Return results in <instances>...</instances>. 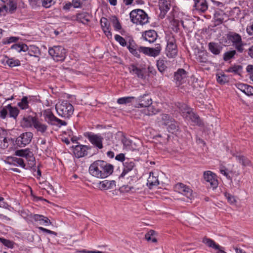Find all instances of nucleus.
Masks as SVG:
<instances>
[{"label":"nucleus","instance_id":"obj_1","mask_svg":"<svg viewBox=\"0 0 253 253\" xmlns=\"http://www.w3.org/2000/svg\"><path fill=\"white\" fill-rule=\"evenodd\" d=\"M113 165L102 160H97L92 163L89 168V173L99 178H104L113 172Z\"/></svg>","mask_w":253,"mask_h":253},{"label":"nucleus","instance_id":"obj_2","mask_svg":"<svg viewBox=\"0 0 253 253\" xmlns=\"http://www.w3.org/2000/svg\"><path fill=\"white\" fill-rule=\"evenodd\" d=\"M55 109L58 115L64 118H69L74 111L73 106L67 100L58 102Z\"/></svg>","mask_w":253,"mask_h":253},{"label":"nucleus","instance_id":"obj_3","mask_svg":"<svg viewBox=\"0 0 253 253\" xmlns=\"http://www.w3.org/2000/svg\"><path fill=\"white\" fill-rule=\"evenodd\" d=\"M179 109L182 116L187 120L191 121L195 125H200L201 121L199 116L196 115L187 105L184 103H178Z\"/></svg>","mask_w":253,"mask_h":253},{"label":"nucleus","instance_id":"obj_4","mask_svg":"<svg viewBox=\"0 0 253 253\" xmlns=\"http://www.w3.org/2000/svg\"><path fill=\"white\" fill-rule=\"evenodd\" d=\"M129 15L132 22L137 25H143L149 22L148 15L142 9L133 10L130 12Z\"/></svg>","mask_w":253,"mask_h":253},{"label":"nucleus","instance_id":"obj_5","mask_svg":"<svg viewBox=\"0 0 253 253\" xmlns=\"http://www.w3.org/2000/svg\"><path fill=\"white\" fill-rule=\"evenodd\" d=\"M177 48L175 43V40L173 37H169L167 41L166 48V54L169 58H174L177 54Z\"/></svg>","mask_w":253,"mask_h":253},{"label":"nucleus","instance_id":"obj_6","mask_svg":"<svg viewBox=\"0 0 253 253\" xmlns=\"http://www.w3.org/2000/svg\"><path fill=\"white\" fill-rule=\"evenodd\" d=\"M228 38L238 52H243L244 49L243 47L244 43L243 42L241 36L239 34L236 33H231L228 35Z\"/></svg>","mask_w":253,"mask_h":253},{"label":"nucleus","instance_id":"obj_7","mask_svg":"<svg viewBox=\"0 0 253 253\" xmlns=\"http://www.w3.org/2000/svg\"><path fill=\"white\" fill-rule=\"evenodd\" d=\"M49 54L57 61H63L65 57V49L61 46H54L49 48Z\"/></svg>","mask_w":253,"mask_h":253},{"label":"nucleus","instance_id":"obj_8","mask_svg":"<svg viewBox=\"0 0 253 253\" xmlns=\"http://www.w3.org/2000/svg\"><path fill=\"white\" fill-rule=\"evenodd\" d=\"M84 136L88 139L89 141L98 149H101L103 148L102 142L103 138L100 135L87 132Z\"/></svg>","mask_w":253,"mask_h":253},{"label":"nucleus","instance_id":"obj_9","mask_svg":"<svg viewBox=\"0 0 253 253\" xmlns=\"http://www.w3.org/2000/svg\"><path fill=\"white\" fill-rule=\"evenodd\" d=\"M33 137V134L30 131L22 133L16 140V144L21 147L29 144Z\"/></svg>","mask_w":253,"mask_h":253},{"label":"nucleus","instance_id":"obj_10","mask_svg":"<svg viewBox=\"0 0 253 253\" xmlns=\"http://www.w3.org/2000/svg\"><path fill=\"white\" fill-rule=\"evenodd\" d=\"M139 50L145 55L155 57L160 54L162 47L160 44H157L154 48L143 46V47H140Z\"/></svg>","mask_w":253,"mask_h":253},{"label":"nucleus","instance_id":"obj_11","mask_svg":"<svg viewBox=\"0 0 253 253\" xmlns=\"http://www.w3.org/2000/svg\"><path fill=\"white\" fill-rule=\"evenodd\" d=\"M73 148V153L75 157L80 158L87 155V151L90 149V147L84 145H77Z\"/></svg>","mask_w":253,"mask_h":253},{"label":"nucleus","instance_id":"obj_12","mask_svg":"<svg viewBox=\"0 0 253 253\" xmlns=\"http://www.w3.org/2000/svg\"><path fill=\"white\" fill-rule=\"evenodd\" d=\"M175 189L179 193L185 195L187 198L191 199L192 190L189 187L182 183H178L175 185Z\"/></svg>","mask_w":253,"mask_h":253},{"label":"nucleus","instance_id":"obj_13","mask_svg":"<svg viewBox=\"0 0 253 253\" xmlns=\"http://www.w3.org/2000/svg\"><path fill=\"white\" fill-rule=\"evenodd\" d=\"M205 180L209 182L211 187L214 189L218 185V181L216 179L215 174L211 171H205L204 173Z\"/></svg>","mask_w":253,"mask_h":253},{"label":"nucleus","instance_id":"obj_14","mask_svg":"<svg viewBox=\"0 0 253 253\" xmlns=\"http://www.w3.org/2000/svg\"><path fill=\"white\" fill-rule=\"evenodd\" d=\"M135 101L138 103V107L145 108L152 104V100L148 94L140 96Z\"/></svg>","mask_w":253,"mask_h":253},{"label":"nucleus","instance_id":"obj_15","mask_svg":"<svg viewBox=\"0 0 253 253\" xmlns=\"http://www.w3.org/2000/svg\"><path fill=\"white\" fill-rule=\"evenodd\" d=\"M187 72L183 69H179L174 74V79L178 85L181 84L185 82Z\"/></svg>","mask_w":253,"mask_h":253},{"label":"nucleus","instance_id":"obj_16","mask_svg":"<svg viewBox=\"0 0 253 253\" xmlns=\"http://www.w3.org/2000/svg\"><path fill=\"white\" fill-rule=\"evenodd\" d=\"M6 131L0 128V148L2 149H6L9 146V139L6 137Z\"/></svg>","mask_w":253,"mask_h":253},{"label":"nucleus","instance_id":"obj_17","mask_svg":"<svg viewBox=\"0 0 253 253\" xmlns=\"http://www.w3.org/2000/svg\"><path fill=\"white\" fill-rule=\"evenodd\" d=\"M37 118L36 117L28 116L24 117L21 121V126L23 127H31L34 126V123Z\"/></svg>","mask_w":253,"mask_h":253},{"label":"nucleus","instance_id":"obj_18","mask_svg":"<svg viewBox=\"0 0 253 253\" xmlns=\"http://www.w3.org/2000/svg\"><path fill=\"white\" fill-rule=\"evenodd\" d=\"M222 46L219 43L210 42L208 44L209 50L214 55H219L222 49Z\"/></svg>","mask_w":253,"mask_h":253},{"label":"nucleus","instance_id":"obj_19","mask_svg":"<svg viewBox=\"0 0 253 253\" xmlns=\"http://www.w3.org/2000/svg\"><path fill=\"white\" fill-rule=\"evenodd\" d=\"M134 166L135 164L133 161H130L128 159L126 160L125 163H124V170L119 176V178L124 177L126 173L133 169Z\"/></svg>","mask_w":253,"mask_h":253},{"label":"nucleus","instance_id":"obj_20","mask_svg":"<svg viewBox=\"0 0 253 253\" xmlns=\"http://www.w3.org/2000/svg\"><path fill=\"white\" fill-rule=\"evenodd\" d=\"M195 9L202 12H205L208 7L206 0H194Z\"/></svg>","mask_w":253,"mask_h":253},{"label":"nucleus","instance_id":"obj_21","mask_svg":"<svg viewBox=\"0 0 253 253\" xmlns=\"http://www.w3.org/2000/svg\"><path fill=\"white\" fill-rule=\"evenodd\" d=\"M129 71L130 74L136 75L139 78H145V72L143 69L139 68L134 65H131L129 67Z\"/></svg>","mask_w":253,"mask_h":253},{"label":"nucleus","instance_id":"obj_22","mask_svg":"<svg viewBox=\"0 0 253 253\" xmlns=\"http://www.w3.org/2000/svg\"><path fill=\"white\" fill-rule=\"evenodd\" d=\"M127 47L129 51L134 56L138 58L140 57L139 53L141 52V51L139 49L140 47H143V46H138L135 44L133 41H132V42H129Z\"/></svg>","mask_w":253,"mask_h":253},{"label":"nucleus","instance_id":"obj_23","mask_svg":"<svg viewBox=\"0 0 253 253\" xmlns=\"http://www.w3.org/2000/svg\"><path fill=\"white\" fill-rule=\"evenodd\" d=\"M142 36L144 40L149 42H154L157 38V34L154 30H149L146 31L143 35Z\"/></svg>","mask_w":253,"mask_h":253},{"label":"nucleus","instance_id":"obj_24","mask_svg":"<svg viewBox=\"0 0 253 253\" xmlns=\"http://www.w3.org/2000/svg\"><path fill=\"white\" fill-rule=\"evenodd\" d=\"M27 51L28 54L31 56L35 57L37 61H39L40 58L39 55H41V51L38 47L36 45H31L28 46Z\"/></svg>","mask_w":253,"mask_h":253},{"label":"nucleus","instance_id":"obj_25","mask_svg":"<svg viewBox=\"0 0 253 253\" xmlns=\"http://www.w3.org/2000/svg\"><path fill=\"white\" fill-rule=\"evenodd\" d=\"M115 183L114 180H104L99 183L98 188L101 190L111 189L115 187Z\"/></svg>","mask_w":253,"mask_h":253},{"label":"nucleus","instance_id":"obj_26","mask_svg":"<svg viewBox=\"0 0 253 253\" xmlns=\"http://www.w3.org/2000/svg\"><path fill=\"white\" fill-rule=\"evenodd\" d=\"M237 87L247 95H253V87L243 84H238Z\"/></svg>","mask_w":253,"mask_h":253},{"label":"nucleus","instance_id":"obj_27","mask_svg":"<svg viewBox=\"0 0 253 253\" xmlns=\"http://www.w3.org/2000/svg\"><path fill=\"white\" fill-rule=\"evenodd\" d=\"M43 116L46 121L52 125H56V121L57 119L53 114L49 110H46L43 113Z\"/></svg>","mask_w":253,"mask_h":253},{"label":"nucleus","instance_id":"obj_28","mask_svg":"<svg viewBox=\"0 0 253 253\" xmlns=\"http://www.w3.org/2000/svg\"><path fill=\"white\" fill-rule=\"evenodd\" d=\"M100 24L102 30L105 35L108 37L111 36V33L110 31V24L107 18L102 17L100 19Z\"/></svg>","mask_w":253,"mask_h":253},{"label":"nucleus","instance_id":"obj_29","mask_svg":"<svg viewBox=\"0 0 253 253\" xmlns=\"http://www.w3.org/2000/svg\"><path fill=\"white\" fill-rule=\"evenodd\" d=\"M33 219L41 225L47 226L50 224L51 223L50 220L46 217L42 215L35 214L33 216Z\"/></svg>","mask_w":253,"mask_h":253},{"label":"nucleus","instance_id":"obj_30","mask_svg":"<svg viewBox=\"0 0 253 253\" xmlns=\"http://www.w3.org/2000/svg\"><path fill=\"white\" fill-rule=\"evenodd\" d=\"M38 132H41L42 134H44L47 129V126L40 122L38 118L36 119L33 126Z\"/></svg>","mask_w":253,"mask_h":253},{"label":"nucleus","instance_id":"obj_31","mask_svg":"<svg viewBox=\"0 0 253 253\" xmlns=\"http://www.w3.org/2000/svg\"><path fill=\"white\" fill-rule=\"evenodd\" d=\"M76 20L84 24H87L90 21V15L87 12H82L76 15Z\"/></svg>","mask_w":253,"mask_h":253},{"label":"nucleus","instance_id":"obj_32","mask_svg":"<svg viewBox=\"0 0 253 253\" xmlns=\"http://www.w3.org/2000/svg\"><path fill=\"white\" fill-rule=\"evenodd\" d=\"M157 66L161 73H163L167 69V60L165 58H159L157 61Z\"/></svg>","mask_w":253,"mask_h":253},{"label":"nucleus","instance_id":"obj_33","mask_svg":"<svg viewBox=\"0 0 253 253\" xmlns=\"http://www.w3.org/2000/svg\"><path fill=\"white\" fill-rule=\"evenodd\" d=\"M147 184L150 188H152L153 186H157L159 184L158 177L154 176V173L152 172L150 173Z\"/></svg>","mask_w":253,"mask_h":253},{"label":"nucleus","instance_id":"obj_34","mask_svg":"<svg viewBox=\"0 0 253 253\" xmlns=\"http://www.w3.org/2000/svg\"><path fill=\"white\" fill-rule=\"evenodd\" d=\"M207 57V53L203 51L198 52L196 55V60L201 65H204L209 62Z\"/></svg>","mask_w":253,"mask_h":253},{"label":"nucleus","instance_id":"obj_35","mask_svg":"<svg viewBox=\"0 0 253 253\" xmlns=\"http://www.w3.org/2000/svg\"><path fill=\"white\" fill-rule=\"evenodd\" d=\"M158 112L159 109L157 108L155 105H152V104L148 106L143 110L144 114L148 116H151L156 114Z\"/></svg>","mask_w":253,"mask_h":253},{"label":"nucleus","instance_id":"obj_36","mask_svg":"<svg viewBox=\"0 0 253 253\" xmlns=\"http://www.w3.org/2000/svg\"><path fill=\"white\" fill-rule=\"evenodd\" d=\"M7 8H5L6 12L13 13L17 8V3L13 0H9L6 4H3Z\"/></svg>","mask_w":253,"mask_h":253},{"label":"nucleus","instance_id":"obj_37","mask_svg":"<svg viewBox=\"0 0 253 253\" xmlns=\"http://www.w3.org/2000/svg\"><path fill=\"white\" fill-rule=\"evenodd\" d=\"M157 234L155 231L153 230H149L145 236V238L147 241H151L152 243H157V240L154 237Z\"/></svg>","mask_w":253,"mask_h":253},{"label":"nucleus","instance_id":"obj_38","mask_svg":"<svg viewBox=\"0 0 253 253\" xmlns=\"http://www.w3.org/2000/svg\"><path fill=\"white\" fill-rule=\"evenodd\" d=\"M160 119L162 122V125L165 126H168L174 121V119L169 115L166 114L161 115Z\"/></svg>","mask_w":253,"mask_h":253},{"label":"nucleus","instance_id":"obj_39","mask_svg":"<svg viewBox=\"0 0 253 253\" xmlns=\"http://www.w3.org/2000/svg\"><path fill=\"white\" fill-rule=\"evenodd\" d=\"M11 48L17 51L18 52H26L27 51L28 46L25 43L14 44L11 46Z\"/></svg>","mask_w":253,"mask_h":253},{"label":"nucleus","instance_id":"obj_40","mask_svg":"<svg viewBox=\"0 0 253 253\" xmlns=\"http://www.w3.org/2000/svg\"><path fill=\"white\" fill-rule=\"evenodd\" d=\"M17 105L22 110L27 109L29 108V101L27 96H23Z\"/></svg>","mask_w":253,"mask_h":253},{"label":"nucleus","instance_id":"obj_41","mask_svg":"<svg viewBox=\"0 0 253 253\" xmlns=\"http://www.w3.org/2000/svg\"><path fill=\"white\" fill-rule=\"evenodd\" d=\"M6 108L9 110L10 117L16 119L19 112L18 108L16 107H12L10 104H8Z\"/></svg>","mask_w":253,"mask_h":253},{"label":"nucleus","instance_id":"obj_42","mask_svg":"<svg viewBox=\"0 0 253 253\" xmlns=\"http://www.w3.org/2000/svg\"><path fill=\"white\" fill-rule=\"evenodd\" d=\"M242 69L243 68L242 66L235 65L229 67L227 70H226V72L229 73H234L235 74L240 75Z\"/></svg>","mask_w":253,"mask_h":253},{"label":"nucleus","instance_id":"obj_43","mask_svg":"<svg viewBox=\"0 0 253 253\" xmlns=\"http://www.w3.org/2000/svg\"><path fill=\"white\" fill-rule=\"evenodd\" d=\"M135 99L133 96L121 97L118 99L117 103L119 104H126L132 102Z\"/></svg>","mask_w":253,"mask_h":253},{"label":"nucleus","instance_id":"obj_44","mask_svg":"<svg viewBox=\"0 0 253 253\" xmlns=\"http://www.w3.org/2000/svg\"><path fill=\"white\" fill-rule=\"evenodd\" d=\"M236 160L243 166H249L251 165V161L243 156H236Z\"/></svg>","mask_w":253,"mask_h":253},{"label":"nucleus","instance_id":"obj_45","mask_svg":"<svg viewBox=\"0 0 253 253\" xmlns=\"http://www.w3.org/2000/svg\"><path fill=\"white\" fill-rule=\"evenodd\" d=\"M24 157L30 162L29 164L31 165V167L35 165V160L33 154L29 149Z\"/></svg>","mask_w":253,"mask_h":253},{"label":"nucleus","instance_id":"obj_46","mask_svg":"<svg viewBox=\"0 0 253 253\" xmlns=\"http://www.w3.org/2000/svg\"><path fill=\"white\" fill-rule=\"evenodd\" d=\"M217 82L221 84H225L228 82V78L224 74H217L216 75Z\"/></svg>","mask_w":253,"mask_h":253},{"label":"nucleus","instance_id":"obj_47","mask_svg":"<svg viewBox=\"0 0 253 253\" xmlns=\"http://www.w3.org/2000/svg\"><path fill=\"white\" fill-rule=\"evenodd\" d=\"M168 126V131L172 133L176 132L178 130V124L174 120Z\"/></svg>","mask_w":253,"mask_h":253},{"label":"nucleus","instance_id":"obj_48","mask_svg":"<svg viewBox=\"0 0 253 253\" xmlns=\"http://www.w3.org/2000/svg\"><path fill=\"white\" fill-rule=\"evenodd\" d=\"M159 6L161 13H163L164 14H165L169 9V4L167 1L160 3Z\"/></svg>","mask_w":253,"mask_h":253},{"label":"nucleus","instance_id":"obj_49","mask_svg":"<svg viewBox=\"0 0 253 253\" xmlns=\"http://www.w3.org/2000/svg\"><path fill=\"white\" fill-rule=\"evenodd\" d=\"M6 63L10 67H14L20 65V62L19 60L13 58L8 59Z\"/></svg>","mask_w":253,"mask_h":253},{"label":"nucleus","instance_id":"obj_50","mask_svg":"<svg viewBox=\"0 0 253 253\" xmlns=\"http://www.w3.org/2000/svg\"><path fill=\"white\" fill-rule=\"evenodd\" d=\"M0 242L2 243L5 246L10 249L13 248L15 244L13 241L2 238H0Z\"/></svg>","mask_w":253,"mask_h":253},{"label":"nucleus","instance_id":"obj_51","mask_svg":"<svg viewBox=\"0 0 253 253\" xmlns=\"http://www.w3.org/2000/svg\"><path fill=\"white\" fill-rule=\"evenodd\" d=\"M12 160L14 165H19L23 168H25V164L24 160L22 158L12 157Z\"/></svg>","mask_w":253,"mask_h":253},{"label":"nucleus","instance_id":"obj_52","mask_svg":"<svg viewBox=\"0 0 253 253\" xmlns=\"http://www.w3.org/2000/svg\"><path fill=\"white\" fill-rule=\"evenodd\" d=\"M236 51L235 50L227 51L223 55V59L224 61H228L232 58L236 54Z\"/></svg>","mask_w":253,"mask_h":253},{"label":"nucleus","instance_id":"obj_53","mask_svg":"<svg viewBox=\"0 0 253 253\" xmlns=\"http://www.w3.org/2000/svg\"><path fill=\"white\" fill-rule=\"evenodd\" d=\"M115 40L118 42L122 46H125L127 45L125 39L119 35H116L115 36Z\"/></svg>","mask_w":253,"mask_h":253},{"label":"nucleus","instance_id":"obj_54","mask_svg":"<svg viewBox=\"0 0 253 253\" xmlns=\"http://www.w3.org/2000/svg\"><path fill=\"white\" fill-rule=\"evenodd\" d=\"M224 196L230 204H234L236 203V200L234 196L227 192L224 193Z\"/></svg>","mask_w":253,"mask_h":253},{"label":"nucleus","instance_id":"obj_55","mask_svg":"<svg viewBox=\"0 0 253 253\" xmlns=\"http://www.w3.org/2000/svg\"><path fill=\"white\" fill-rule=\"evenodd\" d=\"M122 142L124 146L127 149H130V146L131 144V141L124 137L122 139Z\"/></svg>","mask_w":253,"mask_h":253},{"label":"nucleus","instance_id":"obj_56","mask_svg":"<svg viewBox=\"0 0 253 253\" xmlns=\"http://www.w3.org/2000/svg\"><path fill=\"white\" fill-rule=\"evenodd\" d=\"M54 3L53 0H42V5L45 7L48 8Z\"/></svg>","mask_w":253,"mask_h":253},{"label":"nucleus","instance_id":"obj_57","mask_svg":"<svg viewBox=\"0 0 253 253\" xmlns=\"http://www.w3.org/2000/svg\"><path fill=\"white\" fill-rule=\"evenodd\" d=\"M246 70L249 75L250 79L253 81V65H249L247 67Z\"/></svg>","mask_w":253,"mask_h":253},{"label":"nucleus","instance_id":"obj_58","mask_svg":"<svg viewBox=\"0 0 253 253\" xmlns=\"http://www.w3.org/2000/svg\"><path fill=\"white\" fill-rule=\"evenodd\" d=\"M19 38L15 37H11L8 38V39H6V40L4 41L3 42V44H8L10 43L16 42L18 40Z\"/></svg>","mask_w":253,"mask_h":253},{"label":"nucleus","instance_id":"obj_59","mask_svg":"<svg viewBox=\"0 0 253 253\" xmlns=\"http://www.w3.org/2000/svg\"><path fill=\"white\" fill-rule=\"evenodd\" d=\"M28 149L18 150L15 151V155L24 157Z\"/></svg>","mask_w":253,"mask_h":253},{"label":"nucleus","instance_id":"obj_60","mask_svg":"<svg viewBox=\"0 0 253 253\" xmlns=\"http://www.w3.org/2000/svg\"><path fill=\"white\" fill-rule=\"evenodd\" d=\"M7 115V108H3L0 110V118L5 119Z\"/></svg>","mask_w":253,"mask_h":253},{"label":"nucleus","instance_id":"obj_61","mask_svg":"<svg viewBox=\"0 0 253 253\" xmlns=\"http://www.w3.org/2000/svg\"><path fill=\"white\" fill-rule=\"evenodd\" d=\"M113 23H114V27L116 30H119L121 29L122 26L117 19H116L115 20H114Z\"/></svg>","mask_w":253,"mask_h":253},{"label":"nucleus","instance_id":"obj_62","mask_svg":"<svg viewBox=\"0 0 253 253\" xmlns=\"http://www.w3.org/2000/svg\"><path fill=\"white\" fill-rule=\"evenodd\" d=\"M246 31L249 35H253V23L247 27Z\"/></svg>","mask_w":253,"mask_h":253},{"label":"nucleus","instance_id":"obj_63","mask_svg":"<svg viewBox=\"0 0 253 253\" xmlns=\"http://www.w3.org/2000/svg\"><path fill=\"white\" fill-rule=\"evenodd\" d=\"M72 5L75 8H79L81 5V0H73Z\"/></svg>","mask_w":253,"mask_h":253},{"label":"nucleus","instance_id":"obj_64","mask_svg":"<svg viewBox=\"0 0 253 253\" xmlns=\"http://www.w3.org/2000/svg\"><path fill=\"white\" fill-rule=\"evenodd\" d=\"M115 159L121 162L125 161V155L123 153L119 154L116 156Z\"/></svg>","mask_w":253,"mask_h":253}]
</instances>
